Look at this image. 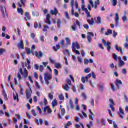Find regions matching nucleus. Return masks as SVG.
Returning <instances> with one entry per match:
<instances>
[{"mask_svg": "<svg viewBox=\"0 0 128 128\" xmlns=\"http://www.w3.org/2000/svg\"><path fill=\"white\" fill-rule=\"evenodd\" d=\"M26 0H20V2H18V6L20 8H18L17 10L21 16H24V10L22 8V6L26 8Z\"/></svg>", "mask_w": 128, "mask_h": 128, "instance_id": "nucleus-1", "label": "nucleus"}, {"mask_svg": "<svg viewBox=\"0 0 128 128\" xmlns=\"http://www.w3.org/2000/svg\"><path fill=\"white\" fill-rule=\"evenodd\" d=\"M29 64H30V60L28 58L27 59V62H26L25 64H22V67L24 69V78H26L28 76V72L25 68L29 66Z\"/></svg>", "mask_w": 128, "mask_h": 128, "instance_id": "nucleus-2", "label": "nucleus"}, {"mask_svg": "<svg viewBox=\"0 0 128 128\" xmlns=\"http://www.w3.org/2000/svg\"><path fill=\"white\" fill-rule=\"evenodd\" d=\"M28 86L30 89H27L26 90V98L27 100H30L32 98V87L30 86V83H27Z\"/></svg>", "mask_w": 128, "mask_h": 128, "instance_id": "nucleus-3", "label": "nucleus"}, {"mask_svg": "<svg viewBox=\"0 0 128 128\" xmlns=\"http://www.w3.org/2000/svg\"><path fill=\"white\" fill-rule=\"evenodd\" d=\"M44 80L46 83V84L47 86H50V80H52V75L46 73L44 74Z\"/></svg>", "mask_w": 128, "mask_h": 128, "instance_id": "nucleus-4", "label": "nucleus"}, {"mask_svg": "<svg viewBox=\"0 0 128 128\" xmlns=\"http://www.w3.org/2000/svg\"><path fill=\"white\" fill-rule=\"evenodd\" d=\"M76 25L79 26L80 28H81L80 22L78 20H76V22L74 25L72 26V30L74 32H76Z\"/></svg>", "mask_w": 128, "mask_h": 128, "instance_id": "nucleus-5", "label": "nucleus"}, {"mask_svg": "<svg viewBox=\"0 0 128 128\" xmlns=\"http://www.w3.org/2000/svg\"><path fill=\"white\" fill-rule=\"evenodd\" d=\"M92 78V74H89L87 76L84 77H82L81 80L83 84H86V82H88V79Z\"/></svg>", "mask_w": 128, "mask_h": 128, "instance_id": "nucleus-6", "label": "nucleus"}, {"mask_svg": "<svg viewBox=\"0 0 128 128\" xmlns=\"http://www.w3.org/2000/svg\"><path fill=\"white\" fill-rule=\"evenodd\" d=\"M45 22L46 24H48L49 26L52 25V22L50 21V14H47Z\"/></svg>", "mask_w": 128, "mask_h": 128, "instance_id": "nucleus-7", "label": "nucleus"}, {"mask_svg": "<svg viewBox=\"0 0 128 128\" xmlns=\"http://www.w3.org/2000/svg\"><path fill=\"white\" fill-rule=\"evenodd\" d=\"M24 20L26 22H28V20H32V16L28 12H26L24 14Z\"/></svg>", "mask_w": 128, "mask_h": 128, "instance_id": "nucleus-8", "label": "nucleus"}, {"mask_svg": "<svg viewBox=\"0 0 128 128\" xmlns=\"http://www.w3.org/2000/svg\"><path fill=\"white\" fill-rule=\"evenodd\" d=\"M109 102L111 104L110 106V108H111L112 112H115L116 110H115L114 108V106H116V104H114V100L112 99H110Z\"/></svg>", "mask_w": 128, "mask_h": 128, "instance_id": "nucleus-9", "label": "nucleus"}, {"mask_svg": "<svg viewBox=\"0 0 128 128\" xmlns=\"http://www.w3.org/2000/svg\"><path fill=\"white\" fill-rule=\"evenodd\" d=\"M92 38H94V34L92 32H88V36H87V40H88V42H92Z\"/></svg>", "mask_w": 128, "mask_h": 128, "instance_id": "nucleus-10", "label": "nucleus"}, {"mask_svg": "<svg viewBox=\"0 0 128 128\" xmlns=\"http://www.w3.org/2000/svg\"><path fill=\"white\" fill-rule=\"evenodd\" d=\"M115 84L118 90H120V86H122V82L120 80H116V81L115 82Z\"/></svg>", "mask_w": 128, "mask_h": 128, "instance_id": "nucleus-11", "label": "nucleus"}, {"mask_svg": "<svg viewBox=\"0 0 128 128\" xmlns=\"http://www.w3.org/2000/svg\"><path fill=\"white\" fill-rule=\"evenodd\" d=\"M35 52L36 54V58H38L40 59L44 56V53L41 51H40L39 52H38V51H36Z\"/></svg>", "mask_w": 128, "mask_h": 128, "instance_id": "nucleus-12", "label": "nucleus"}, {"mask_svg": "<svg viewBox=\"0 0 128 128\" xmlns=\"http://www.w3.org/2000/svg\"><path fill=\"white\" fill-rule=\"evenodd\" d=\"M115 20H116V26L118 28L120 24V17H118V13L116 14Z\"/></svg>", "mask_w": 128, "mask_h": 128, "instance_id": "nucleus-13", "label": "nucleus"}, {"mask_svg": "<svg viewBox=\"0 0 128 128\" xmlns=\"http://www.w3.org/2000/svg\"><path fill=\"white\" fill-rule=\"evenodd\" d=\"M18 48H21L22 50H24V41L22 40H20V44H18Z\"/></svg>", "mask_w": 128, "mask_h": 128, "instance_id": "nucleus-14", "label": "nucleus"}, {"mask_svg": "<svg viewBox=\"0 0 128 128\" xmlns=\"http://www.w3.org/2000/svg\"><path fill=\"white\" fill-rule=\"evenodd\" d=\"M119 110L120 112L118 113V114L121 118L124 119V117L122 114L124 115V112L122 110V109L120 108Z\"/></svg>", "mask_w": 128, "mask_h": 128, "instance_id": "nucleus-15", "label": "nucleus"}, {"mask_svg": "<svg viewBox=\"0 0 128 128\" xmlns=\"http://www.w3.org/2000/svg\"><path fill=\"white\" fill-rule=\"evenodd\" d=\"M50 14H51L52 16H56V14H58V9H56V8H54V10H51L50 11Z\"/></svg>", "mask_w": 128, "mask_h": 128, "instance_id": "nucleus-16", "label": "nucleus"}, {"mask_svg": "<svg viewBox=\"0 0 128 128\" xmlns=\"http://www.w3.org/2000/svg\"><path fill=\"white\" fill-rule=\"evenodd\" d=\"M115 48L116 50H118L119 52H120L122 54H124V52L122 51V47L118 48L117 45L115 46Z\"/></svg>", "mask_w": 128, "mask_h": 128, "instance_id": "nucleus-17", "label": "nucleus"}, {"mask_svg": "<svg viewBox=\"0 0 128 128\" xmlns=\"http://www.w3.org/2000/svg\"><path fill=\"white\" fill-rule=\"evenodd\" d=\"M100 0H96L94 2V10H97L98 6H100Z\"/></svg>", "mask_w": 128, "mask_h": 128, "instance_id": "nucleus-18", "label": "nucleus"}, {"mask_svg": "<svg viewBox=\"0 0 128 128\" xmlns=\"http://www.w3.org/2000/svg\"><path fill=\"white\" fill-rule=\"evenodd\" d=\"M106 46H107V50L109 52H110V50H112V47H110V42H106Z\"/></svg>", "mask_w": 128, "mask_h": 128, "instance_id": "nucleus-19", "label": "nucleus"}, {"mask_svg": "<svg viewBox=\"0 0 128 128\" xmlns=\"http://www.w3.org/2000/svg\"><path fill=\"white\" fill-rule=\"evenodd\" d=\"M87 22L90 24V26H94V18H92V20H87Z\"/></svg>", "mask_w": 128, "mask_h": 128, "instance_id": "nucleus-20", "label": "nucleus"}, {"mask_svg": "<svg viewBox=\"0 0 128 128\" xmlns=\"http://www.w3.org/2000/svg\"><path fill=\"white\" fill-rule=\"evenodd\" d=\"M13 97H14V100H17V102H20V100L18 99V94H14Z\"/></svg>", "mask_w": 128, "mask_h": 128, "instance_id": "nucleus-21", "label": "nucleus"}, {"mask_svg": "<svg viewBox=\"0 0 128 128\" xmlns=\"http://www.w3.org/2000/svg\"><path fill=\"white\" fill-rule=\"evenodd\" d=\"M63 88L66 92H68V90H70V86H68V84H66V85L65 86H63Z\"/></svg>", "mask_w": 128, "mask_h": 128, "instance_id": "nucleus-22", "label": "nucleus"}, {"mask_svg": "<svg viewBox=\"0 0 128 128\" xmlns=\"http://www.w3.org/2000/svg\"><path fill=\"white\" fill-rule=\"evenodd\" d=\"M64 54H65V56H70V51L66 49L63 50Z\"/></svg>", "mask_w": 128, "mask_h": 128, "instance_id": "nucleus-23", "label": "nucleus"}, {"mask_svg": "<svg viewBox=\"0 0 128 128\" xmlns=\"http://www.w3.org/2000/svg\"><path fill=\"white\" fill-rule=\"evenodd\" d=\"M2 96H4L5 100H8V94H6V90H3Z\"/></svg>", "mask_w": 128, "mask_h": 128, "instance_id": "nucleus-24", "label": "nucleus"}, {"mask_svg": "<svg viewBox=\"0 0 128 128\" xmlns=\"http://www.w3.org/2000/svg\"><path fill=\"white\" fill-rule=\"evenodd\" d=\"M0 10H1V12H2V16H5L6 14H4V10H5V12H6V8L3 7V6H1L0 7Z\"/></svg>", "mask_w": 128, "mask_h": 128, "instance_id": "nucleus-25", "label": "nucleus"}, {"mask_svg": "<svg viewBox=\"0 0 128 128\" xmlns=\"http://www.w3.org/2000/svg\"><path fill=\"white\" fill-rule=\"evenodd\" d=\"M48 30H50V27H48V26L47 25H44L43 32H48Z\"/></svg>", "mask_w": 128, "mask_h": 128, "instance_id": "nucleus-26", "label": "nucleus"}, {"mask_svg": "<svg viewBox=\"0 0 128 128\" xmlns=\"http://www.w3.org/2000/svg\"><path fill=\"white\" fill-rule=\"evenodd\" d=\"M57 48V49H56ZM54 50L55 52H58V50H60V44H57L56 46H54L52 48Z\"/></svg>", "mask_w": 128, "mask_h": 128, "instance_id": "nucleus-27", "label": "nucleus"}, {"mask_svg": "<svg viewBox=\"0 0 128 128\" xmlns=\"http://www.w3.org/2000/svg\"><path fill=\"white\" fill-rule=\"evenodd\" d=\"M56 106H58V101L56 100V99H54L53 102H52V106L53 108H54Z\"/></svg>", "mask_w": 128, "mask_h": 128, "instance_id": "nucleus-28", "label": "nucleus"}, {"mask_svg": "<svg viewBox=\"0 0 128 128\" xmlns=\"http://www.w3.org/2000/svg\"><path fill=\"white\" fill-rule=\"evenodd\" d=\"M112 34V31L111 30H108V32L105 33L106 36H110V34Z\"/></svg>", "mask_w": 128, "mask_h": 128, "instance_id": "nucleus-29", "label": "nucleus"}, {"mask_svg": "<svg viewBox=\"0 0 128 128\" xmlns=\"http://www.w3.org/2000/svg\"><path fill=\"white\" fill-rule=\"evenodd\" d=\"M55 68L58 70H60V68H62V65L60 63H56L55 64Z\"/></svg>", "mask_w": 128, "mask_h": 128, "instance_id": "nucleus-30", "label": "nucleus"}, {"mask_svg": "<svg viewBox=\"0 0 128 128\" xmlns=\"http://www.w3.org/2000/svg\"><path fill=\"white\" fill-rule=\"evenodd\" d=\"M26 52L28 54V56H30L32 54V50H30V48H26Z\"/></svg>", "mask_w": 128, "mask_h": 128, "instance_id": "nucleus-31", "label": "nucleus"}, {"mask_svg": "<svg viewBox=\"0 0 128 128\" xmlns=\"http://www.w3.org/2000/svg\"><path fill=\"white\" fill-rule=\"evenodd\" d=\"M62 22L60 19H59L58 20V28H60V27L62 26Z\"/></svg>", "mask_w": 128, "mask_h": 128, "instance_id": "nucleus-32", "label": "nucleus"}, {"mask_svg": "<svg viewBox=\"0 0 128 128\" xmlns=\"http://www.w3.org/2000/svg\"><path fill=\"white\" fill-rule=\"evenodd\" d=\"M97 20L98 22H96V23L98 24H102V18L100 17H98Z\"/></svg>", "mask_w": 128, "mask_h": 128, "instance_id": "nucleus-33", "label": "nucleus"}, {"mask_svg": "<svg viewBox=\"0 0 128 128\" xmlns=\"http://www.w3.org/2000/svg\"><path fill=\"white\" fill-rule=\"evenodd\" d=\"M124 66V61L119 62L118 66L119 68H122V66Z\"/></svg>", "mask_w": 128, "mask_h": 128, "instance_id": "nucleus-34", "label": "nucleus"}, {"mask_svg": "<svg viewBox=\"0 0 128 128\" xmlns=\"http://www.w3.org/2000/svg\"><path fill=\"white\" fill-rule=\"evenodd\" d=\"M92 126H94V122H92V121H90V124H87V128H92Z\"/></svg>", "mask_w": 128, "mask_h": 128, "instance_id": "nucleus-35", "label": "nucleus"}, {"mask_svg": "<svg viewBox=\"0 0 128 128\" xmlns=\"http://www.w3.org/2000/svg\"><path fill=\"white\" fill-rule=\"evenodd\" d=\"M74 4H76V2H74V0H72L70 2V6L72 8H74Z\"/></svg>", "mask_w": 128, "mask_h": 128, "instance_id": "nucleus-36", "label": "nucleus"}, {"mask_svg": "<svg viewBox=\"0 0 128 128\" xmlns=\"http://www.w3.org/2000/svg\"><path fill=\"white\" fill-rule=\"evenodd\" d=\"M6 52V50L4 49H0V56H4V52Z\"/></svg>", "mask_w": 128, "mask_h": 128, "instance_id": "nucleus-37", "label": "nucleus"}, {"mask_svg": "<svg viewBox=\"0 0 128 128\" xmlns=\"http://www.w3.org/2000/svg\"><path fill=\"white\" fill-rule=\"evenodd\" d=\"M66 83L68 84V86H72V81L70 79H67L66 80Z\"/></svg>", "mask_w": 128, "mask_h": 128, "instance_id": "nucleus-38", "label": "nucleus"}, {"mask_svg": "<svg viewBox=\"0 0 128 128\" xmlns=\"http://www.w3.org/2000/svg\"><path fill=\"white\" fill-rule=\"evenodd\" d=\"M70 108L74 109V102L72 100H70Z\"/></svg>", "mask_w": 128, "mask_h": 128, "instance_id": "nucleus-39", "label": "nucleus"}, {"mask_svg": "<svg viewBox=\"0 0 128 128\" xmlns=\"http://www.w3.org/2000/svg\"><path fill=\"white\" fill-rule=\"evenodd\" d=\"M59 99L60 100H64V94H60L59 96Z\"/></svg>", "mask_w": 128, "mask_h": 128, "instance_id": "nucleus-40", "label": "nucleus"}, {"mask_svg": "<svg viewBox=\"0 0 128 128\" xmlns=\"http://www.w3.org/2000/svg\"><path fill=\"white\" fill-rule=\"evenodd\" d=\"M113 58L116 62H118V55L116 54H113Z\"/></svg>", "mask_w": 128, "mask_h": 128, "instance_id": "nucleus-41", "label": "nucleus"}, {"mask_svg": "<svg viewBox=\"0 0 128 128\" xmlns=\"http://www.w3.org/2000/svg\"><path fill=\"white\" fill-rule=\"evenodd\" d=\"M112 6H116L118 4V1L116 0H112Z\"/></svg>", "mask_w": 128, "mask_h": 128, "instance_id": "nucleus-42", "label": "nucleus"}, {"mask_svg": "<svg viewBox=\"0 0 128 128\" xmlns=\"http://www.w3.org/2000/svg\"><path fill=\"white\" fill-rule=\"evenodd\" d=\"M110 86L113 92H116V86H114V84H110Z\"/></svg>", "mask_w": 128, "mask_h": 128, "instance_id": "nucleus-43", "label": "nucleus"}, {"mask_svg": "<svg viewBox=\"0 0 128 128\" xmlns=\"http://www.w3.org/2000/svg\"><path fill=\"white\" fill-rule=\"evenodd\" d=\"M44 70V66H42V65H41L40 66L39 70L40 72H42Z\"/></svg>", "mask_w": 128, "mask_h": 128, "instance_id": "nucleus-44", "label": "nucleus"}, {"mask_svg": "<svg viewBox=\"0 0 128 128\" xmlns=\"http://www.w3.org/2000/svg\"><path fill=\"white\" fill-rule=\"evenodd\" d=\"M73 52H74L75 54H80V51L78 50H76V49H74V50H72Z\"/></svg>", "mask_w": 128, "mask_h": 128, "instance_id": "nucleus-45", "label": "nucleus"}, {"mask_svg": "<svg viewBox=\"0 0 128 128\" xmlns=\"http://www.w3.org/2000/svg\"><path fill=\"white\" fill-rule=\"evenodd\" d=\"M66 110L64 108H62L61 110V114H62V116H64V114H66Z\"/></svg>", "mask_w": 128, "mask_h": 128, "instance_id": "nucleus-46", "label": "nucleus"}, {"mask_svg": "<svg viewBox=\"0 0 128 128\" xmlns=\"http://www.w3.org/2000/svg\"><path fill=\"white\" fill-rule=\"evenodd\" d=\"M48 98H50V100H54V95L51 93H50L48 94Z\"/></svg>", "mask_w": 128, "mask_h": 128, "instance_id": "nucleus-47", "label": "nucleus"}, {"mask_svg": "<svg viewBox=\"0 0 128 128\" xmlns=\"http://www.w3.org/2000/svg\"><path fill=\"white\" fill-rule=\"evenodd\" d=\"M32 112L34 116H37L38 114H36V110H32Z\"/></svg>", "mask_w": 128, "mask_h": 128, "instance_id": "nucleus-48", "label": "nucleus"}, {"mask_svg": "<svg viewBox=\"0 0 128 128\" xmlns=\"http://www.w3.org/2000/svg\"><path fill=\"white\" fill-rule=\"evenodd\" d=\"M34 28H36V30L38 28V22H36L34 24Z\"/></svg>", "mask_w": 128, "mask_h": 128, "instance_id": "nucleus-49", "label": "nucleus"}, {"mask_svg": "<svg viewBox=\"0 0 128 128\" xmlns=\"http://www.w3.org/2000/svg\"><path fill=\"white\" fill-rule=\"evenodd\" d=\"M84 72L86 74H88V72H90V68H86L84 70Z\"/></svg>", "mask_w": 128, "mask_h": 128, "instance_id": "nucleus-50", "label": "nucleus"}, {"mask_svg": "<svg viewBox=\"0 0 128 128\" xmlns=\"http://www.w3.org/2000/svg\"><path fill=\"white\" fill-rule=\"evenodd\" d=\"M66 40L67 44H70V38H66Z\"/></svg>", "mask_w": 128, "mask_h": 128, "instance_id": "nucleus-51", "label": "nucleus"}, {"mask_svg": "<svg viewBox=\"0 0 128 128\" xmlns=\"http://www.w3.org/2000/svg\"><path fill=\"white\" fill-rule=\"evenodd\" d=\"M101 124H102V126H106V120L102 119L101 120Z\"/></svg>", "mask_w": 128, "mask_h": 128, "instance_id": "nucleus-52", "label": "nucleus"}, {"mask_svg": "<svg viewBox=\"0 0 128 128\" xmlns=\"http://www.w3.org/2000/svg\"><path fill=\"white\" fill-rule=\"evenodd\" d=\"M36 88H38V90H40V84H38V82H36Z\"/></svg>", "mask_w": 128, "mask_h": 128, "instance_id": "nucleus-53", "label": "nucleus"}, {"mask_svg": "<svg viewBox=\"0 0 128 128\" xmlns=\"http://www.w3.org/2000/svg\"><path fill=\"white\" fill-rule=\"evenodd\" d=\"M86 14L88 18H92V16H90V12H88V11L87 12H86Z\"/></svg>", "mask_w": 128, "mask_h": 128, "instance_id": "nucleus-54", "label": "nucleus"}, {"mask_svg": "<svg viewBox=\"0 0 128 128\" xmlns=\"http://www.w3.org/2000/svg\"><path fill=\"white\" fill-rule=\"evenodd\" d=\"M54 74L56 76H58V70L54 69Z\"/></svg>", "mask_w": 128, "mask_h": 128, "instance_id": "nucleus-55", "label": "nucleus"}, {"mask_svg": "<svg viewBox=\"0 0 128 128\" xmlns=\"http://www.w3.org/2000/svg\"><path fill=\"white\" fill-rule=\"evenodd\" d=\"M84 64H90L89 60L86 59V58L84 60Z\"/></svg>", "mask_w": 128, "mask_h": 128, "instance_id": "nucleus-56", "label": "nucleus"}, {"mask_svg": "<svg viewBox=\"0 0 128 128\" xmlns=\"http://www.w3.org/2000/svg\"><path fill=\"white\" fill-rule=\"evenodd\" d=\"M46 108L47 109L48 112V114H52V110L50 108V107L46 106Z\"/></svg>", "mask_w": 128, "mask_h": 128, "instance_id": "nucleus-57", "label": "nucleus"}, {"mask_svg": "<svg viewBox=\"0 0 128 128\" xmlns=\"http://www.w3.org/2000/svg\"><path fill=\"white\" fill-rule=\"evenodd\" d=\"M72 122L69 121L68 122H67L66 124H65V126H66L69 127V126H72Z\"/></svg>", "mask_w": 128, "mask_h": 128, "instance_id": "nucleus-58", "label": "nucleus"}, {"mask_svg": "<svg viewBox=\"0 0 128 128\" xmlns=\"http://www.w3.org/2000/svg\"><path fill=\"white\" fill-rule=\"evenodd\" d=\"M32 16H38V12H32Z\"/></svg>", "mask_w": 128, "mask_h": 128, "instance_id": "nucleus-59", "label": "nucleus"}, {"mask_svg": "<svg viewBox=\"0 0 128 128\" xmlns=\"http://www.w3.org/2000/svg\"><path fill=\"white\" fill-rule=\"evenodd\" d=\"M40 40L42 42H44V36H41L40 38Z\"/></svg>", "mask_w": 128, "mask_h": 128, "instance_id": "nucleus-60", "label": "nucleus"}, {"mask_svg": "<svg viewBox=\"0 0 128 128\" xmlns=\"http://www.w3.org/2000/svg\"><path fill=\"white\" fill-rule=\"evenodd\" d=\"M76 42L75 43L74 42L72 43V50H74V49L76 50Z\"/></svg>", "mask_w": 128, "mask_h": 128, "instance_id": "nucleus-61", "label": "nucleus"}, {"mask_svg": "<svg viewBox=\"0 0 128 128\" xmlns=\"http://www.w3.org/2000/svg\"><path fill=\"white\" fill-rule=\"evenodd\" d=\"M34 78H35L36 80L38 79V74L36 72L34 74Z\"/></svg>", "mask_w": 128, "mask_h": 128, "instance_id": "nucleus-62", "label": "nucleus"}, {"mask_svg": "<svg viewBox=\"0 0 128 128\" xmlns=\"http://www.w3.org/2000/svg\"><path fill=\"white\" fill-rule=\"evenodd\" d=\"M76 48H77V50H80V45L78 44V42H76Z\"/></svg>", "mask_w": 128, "mask_h": 128, "instance_id": "nucleus-63", "label": "nucleus"}, {"mask_svg": "<svg viewBox=\"0 0 128 128\" xmlns=\"http://www.w3.org/2000/svg\"><path fill=\"white\" fill-rule=\"evenodd\" d=\"M89 2H90V6H92V8H94V2H92V0H89Z\"/></svg>", "mask_w": 128, "mask_h": 128, "instance_id": "nucleus-64", "label": "nucleus"}]
</instances>
